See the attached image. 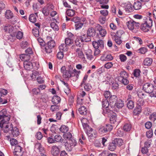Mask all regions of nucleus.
Instances as JSON below:
<instances>
[{
    "label": "nucleus",
    "instance_id": "f257e3e1",
    "mask_svg": "<svg viewBox=\"0 0 156 156\" xmlns=\"http://www.w3.org/2000/svg\"><path fill=\"white\" fill-rule=\"evenodd\" d=\"M10 115L7 113L5 109H3L0 112V120L5 123H8L10 119Z\"/></svg>",
    "mask_w": 156,
    "mask_h": 156
},
{
    "label": "nucleus",
    "instance_id": "f03ea898",
    "mask_svg": "<svg viewBox=\"0 0 156 156\" xmlns=\"http://www.w3.org/2000/svg\"><path fill=\"white\" fill-rule=\"evenodd\" d=\"M64 143L66 149L69 151H71L73 147L76 146L77 144L76 140L73 138L69 140V142L66 141Z\"/></svg>",
    "mask_w": 156,
    "mask_h": 156
},
{
    "label": "nucleus",
    "instance_id": "7ed1b4c3",
    "mask_svg": "<svg viewBox=\"0 0 156 156\" xmlns=\"http://www.w3.org/2000/svg\"><path fill=\"white\" fill-rule=\"evenodd\" d=\"M154 88L153 84L149 82H147L143 84L142 89L145 92L149 93L153 91Z\"/></svg>",
    "mask_w": 156,
    "mask_h": 156
},
{
    "label": "nucleus",
    "instance_id": "20e7f679",
    "mask_svg": "<svg viewBox=\"0 0 156 156\" xmlns=\"http://www.w3.org/2000/svg\"><path fill=\"white\" fill-rule=\"evenodd\" d=\"M55 46V43L54 41L47 42L45 46V51L47 53H50Z\"/></svg>",
    "mask_w": 156,
    "mask_h": 156
},
{
    "label": "nucleus",
    "instance_id": "39448f33",
    "mask_svg": "<svg viewBox=\"0 0 156 156\" xmlns=\"http://www.w3.org/2000/svg\"><path fill=\"white\" fill-rule=\"evenodd\" d=\"M113 129V127L111 125L107 124L105 126H101L99 129V132L101 134L110 132Z\"/></svg>",
    "mask_w": 156,
    "mask_h": 156
},
{
    "label": "nucleus",
    "instance_id": "423d86ee",
    "mask_svg": "<svg viewBox=\"0 0 156 156\" xmlns=\"http://www.w3.org/2000/svg\"><path fill=\"white\" fill-rule=\"evenodd\" d=\"M152 21H150V23L147 22L142 24L140 27V29L144 32H148L152 25Z\"/></svg>",
    "mask_w": 156,
    "mask_h": 156
},
{
    "label": "nucleus",
    "instance_id": "0eeeda50",
    "mask_svg": "<svg viewBox=\"0 0 156 156\" xmlns=\"http://www.w3.org/2000/svg\"><path fill=\"white\" fill-rule=\"evenodd\" d=\"M128 28L131 30H133L135 28H138L140 25L139 22H136L133 20H130L127 23Z\"/></svg>",
    "mask_w": 156,
    "mask_h": 156
},
{
    "label": "nucleus",
    "instance_id": "6e6552de",
    "mask_svg": "<svg viewBox=\"0 0 156 156\" xmlns=\"http://www.w3.org/2000/svg\"><path fill=\"white\" fill-rule=\"evenodd\" d=\"M23 152V148L20 146L17 145L15 146L13 152L14 156H21Z\"/></svg>",
    "mask_w": 156,
    "mask_h": 156
},
{
    "label": "nucleus",
    "instance_id": "1a4fd4ad",
    "mask_svg": "<svg viewBox=\"0 0 156 156\" xmlns=\"http://www.w3.org/2000/svg\"><path fill=\"white\" fill-rule=\"evenodd\" d=\"M92 44L94 48H103L104 47V42L103 40H99L97 41H94Z\"/></svg>",
    "mask_w": 156,
    "mask_h": 156
},
{
    "label": "nucleus",
    "instance_id": "9d476101",
    "mask_svg": "<svg viewBox=\"0 0 156 156\" xmlns=\"http://www.w3.org/2000/svg\"><path fill=\"white\" fill-rule=\"evenodd\" d=\"M61 71L62 73L63 77L65 78H69L70 77V70H66V67L62 66L61 69Z\"/></svg>",
    "mask_w": 156,
    "mask_h": 156
},
{
    "label": "nucleus",
    "instance_id": "9b49d317",
    "mask_svg": "<svg viewBox=\"0 0 156 156\" xmlns=\"http://www.w3.org/2000/svg\"><path fill=\"white\" fill-rule=\"evenodd\" d=\"M110 106L112 108L115 106L116 102L118 100L117 97L115 95H112L109 98Z\"/></svg>",
    "mask_w": 156,
    "mask_h": 156
},
{
    "label": "nucleus",
    "instance_id": "f8f14e48",
    "mask_svg": "<svg viewBox=\"0 0 156 156\" xmlns=\"http://www.w3.org/2000/svg\"><path fill=\"white\" fill-rule=\"evenodd\" d=\"M95 26L97 29L98 31H99V34L102 37H103L105 36L107 33L105 29L102 28L101 26L98 24H96Z\"/></svg>",
    "mask_w": 156,
    "mask_h": 156
},
{
    "label": "nucleus",
    "instance_id": "ddd939ff",
    "mask_svg": "<svg viewBox=\"0 0 156 156\" xmlns=\"http://www.w3.org/2000/svg\"><path fill=\"white\" fill-rule=\"evenodd\" d=\"M76 55L79 58L83 60H84L85 58L82 48H78L76 50Z\"/></svg>",
    "mask_w": 156,
    "mask_h": 156
},
{
    "label": "nucleus",
    "instance_id": "4468645a",
    "mask_svg": "<svg viewBox=\"0 0 156 156\" xmlns=\"http://www.w3.org/2000/svg\"><path fill=\"white\" fill-rule=\"evenodd\" d=\"M96 32V30L94 28L90 27L87 29V34L91 37H93L95 35Z\"/></svg>",
    "mask_w": 156,
    "mask_h": 156
},
{
    "label": "nucleus",
    "instance_id": "2eb2a0df",
    "mask_svg": "<svg viewBox=\"0 0 156 156\" xmlns=\"http://www.w3.org/2000/svg\"><path fill=\"white\" fill-rule=\"evenodd\" d=\"M51 154L54 156H56L59 153V149L56 146H53L52 147L51 150Z\"/></svg>",
    "mask_w": 156,
    "mask_h": 156
},
{
    "label": "nucleus",
    "instance_id": "dca6fc26",
    "mask_svg": "<svg viewBox=\"0 0 156 156\" xmlns=\"http://www.w3.org/2000/svg\"><path fill=\"white\" fill-rule=\"evenodd\" d=\"M24 67L27 70H30L33 69V64L30 61H25L23 62Z\"/></svg>",
    "mask_w": 156,
    "mask_h": 156
},
{
    "label": "nucleus",
    "instance_id": "f3484780",
    "mask_svg": "<svg viewBox=\"0 0 156 156\" xmlns=\"http://www.w3.org/2000/svg\"><path fill=\"white\" fill-rule=\"evenodd\" d=\"M35 148L38 150L41 154L45 153V151L41 143H37L35 145Z\"/></svg>",
    "mask_w": 156,
    "mask_h": 156
},
{
    "label": "nucleus",
    "instance_id": "a211bd4d",
    "mask_svg": "<svg viewBox=\"0 0 156 156\" xmlns=\"http://www.w3.org/2000/svg\"><path fill=\"white\" fill-rule=\"evenodd\" d=\"M113 59V57L110 54L107 55L106 56H102L101 57V59L102 61H109Z\"/></svg>",
    "mask_w": 156,
    "mask_h": 156
},
{
    "label": "nucleus",
    "instance_id": "6ab92c4d",
    "mask_svg": "<svg viewBox=\"0 0 156 156\" xmlns=\"http://www.w3.org/2000/svg\"><path fill=\"white\" fill-rule=\"evenodd\" d=\"M123 32V31L121 30H119L117 31L116 34L113 33H111L110 35L112 36V38L114 40L115 38H116V37L117 36L118 37H121V35L122 34Z\"/></svg>",
    "mask_w": 156,
    "mask_h": 156
},
{
    "label": "nucleus",
    "instance_id": "aec40b11",
    "mask_svg": "<svg viewBox=\"0 0 156 156\" xmlns=\"http://www.w3.org/2000/svg\"><path fill=\"white\" fill-rule=\"evenodd\" d=\"M142 6V4L141 2L138 1L135 2L133 5V8L136 10L140 9L141 8Z\"/></svg>",
    "mask_w": 156,
    "mask_h": 156
},
{
    "label": "nucleus",
    "instance_id": "412c9836",
    "mask_svg": "<svg viewBox=\"0 0 156 156\" xmlns=\"http://www.w3.org/2000/svg\"><path fill=\"white\" fill-rule=\"evenodd\" d=\"M82 42H88L91 41V38L87 34H83L80 36Z\"/></svg>",
    "mask_w": 156,
    "mask_h": 156
},
{
    "label": "nucleus",
    "instance_id": "4be33fe9",
    "mask_svg": "<svg viewBox=\"0 0 156 156\" xmlns=\"http://www.w3.org/2000/svg\"><path fill=\"white\" fill-rule=\"evenodd\" d=\"M86 132L89 137H95L96 136L94 131L91 128H90L89 129L87 130L86 131Z\"/></svg>",
    "mask_w": 156,
    "mask_h": 156
},
{
    "label": "nucleus",
    "instance_id": "5701e85b",
    "mask_svg": "<svg viewBox=\"0 0 156 156\" xmlns=\"http://www.w3.org/2000/svg\"><path fill=\"white\" fill-rule=\"evenodd\" d=\"M30 55H28L26 54H23L20 55V59L24 61V62L25 61H29L30 59Z\"/></svg>",
    "mask_w": 156,
    "mask_h": 156
},
{
    "label": "nucleus",
    "instance_id": "b1692460",
    "mask_svg": "<svg viewBox=\"0 0 156 156\" xmlns=\"http://www.w3.org/2000/svg\"><path fill=\"white\" fill-rule=\"evenodd\" d=\"M11 132L12 134L15 137L17 136L20 134L19 129L16 127H13L11 129Z\"/></svg>",
    "mask_w": 156,
    "mask_h": 156
},
{
    "label": "nucleus",
    "instance_id": "393cba45",
    "mask_svg": "<svg viewBox=\"0 0 156 156\" xmlns=\"http://www.w3.org/2000/svg\"><path fill=\"white\" fill-rule=\"evenodd\" d=\"M113 141L116 146L120 147L123 145L124 144L123 140L121 139L116 138Z\"/></svg>",
    "mask_w": 156,
    "mask_h": 156
},
{
    "label": "nucleus",
    "instance_id": "a878e982",
    "mask_svg": "<svg viewBox=\"0 0 156 156\" xmlns=\"http://www.w3.org/2000/svg\"><path fill=\"white\" fill-rule=\"evenodd\" d=\"M61 101L60 97L57 96H54L52 99V102L54 105L58 104Z\"/></svg>",
    "mask_w": 156,
    "mask_h": 156
},
{
    "label": "nucleus",
    "instance_id": "bb28decb",
    "mask_svg": "<svg viewBox=\"0 0 156 156\" xmlns=\"http://www.w3.org/2000/svg\"><path fill=\"white\" fill-rule=\"evenodd\" d=\"M78 111L82 115H85L87 113V109L84 106H81L79 108Z\"/></svg>",
    "mask_w": 156,
    "mask_h": 156
},
{
    "label": "nucleus",
    "instance_id": "cd10ccee",
    "mask_svg": "<svg viewBox=\"0 0 156 156\" xmlns=\"http://www.w3.org/2000/svg\"><path fill=\"white\" fill-rule=\"evenodd\" d=\"M152 61V59L151 58H147L144 60L143 64L145 66H150L151 65Z\"/></svg>",
    "mask_w": 156,
    "mask_h": 156
},
{
    "label": "nucleus",
    "instance_id": "c85d7f7f",
    "mask_svg": "<svg viewBox=\"0 0 156 156\" xmlns=\"http://www.w3.org/2000/svg\"><path fill=\"white\" fill-rule=\"evenodd\" d=\"M86 55L88 59L91 60L94 59V56L92 55V51L91 50H88L86 52Z\"/></svg>",
    "mask_w": 156,
    "mask_h": 156
},
{
    "label": "nucleus",
    "instance_id": "c756f323",
    "mask_svg": "<svg viewBox=\"0 0 156 156\" xmlns=\"http://www.w3.org/2000/svg\"><path fill=\"white\" fill-rule=\"evenodd\" d=\"M124 105V103L123 101L120 99L117 100L115 104V106L117 108H122Z\"/></svg>",
    "mask_w": 156,
    "mask_h": 156
},
{
    "label": "nucleus",
    "instance_id": "7c9ffc66",
    "mask_svg": "<svg viewBox=\"0 0 156 156\" xmlns=\"http://www.w3.org/2000/svg\"><path fill=\"white\" fill-rule=\"evenodd\" d=\"M13 14L9 10H7L5 13V16L7 19H10L13 17Z\"/></svg>",
    "mask_w": 156,
    "mask_h": 156
},
{
    "label": "nucleus",
    "instance_id": "2f4dec72",
    "mask_svg": "<svg viewBox=\"0 0 156 156\" xmlns=\"http://www.w3.org/2000/svg\"><path fill=\"white\" fill-rule=\"evenodd\" d=\"M116 146L114 142V141H112V142L110 143L108 146V149L109 150L113 151H114L116 148Z\"/></svg>",
    "mask_w": 156,
    "mask_h": 156
},
{
    "label": "nucleus",
    "instance_id": "473e14b6",
    "mask_svg": "<svg viewBox=\"0 0 156 156\" xmlns=\"http://www.w3.org/2000/svg\"><path fill=\"white\" fill-rule=\"evenodd\" d=\"M125 10L127 12H133V10L132 7V5L130 3H128L125 7Z\"/></svg>",
    "mask_w": 156,
    "mask_h": 156
},
{
    "label": "nucleus",
    "instance_id": "72a5a7b5",
    "mask_svg": "<svg viewBox=\"0 0 156 156\" xmlns=\"http://www.w3.org/2000/svg\"><path fill=\"white\" fill-rule=\"evenodd\" d=\"M54 140L55 142H63V140L62 136L59 135H55L54 137Z\"/></svg>",
    "mask_w": 156,
    "mask_h": 156
},
{
    "label": "nucleus",
    "instance_id": "f704fd0d",
    "mask_svg": "<svg viewBox=\"0 0 156 156\" xmlns=\"http://www.w3.org/2000/svg\"><path fill=\"white\" fill-rule=\"evenodd\" d=\"M110 108H104L103 109L102 113L104 115H105L106 114H108L109 115L112 114V113H113V111L110 109Z\"/></svg>",
    "mask_w": 156,
    "mask_h": 156
},
{
    "label": "nucleus",
    "instance_id": "c9c22d12",
    "mask_svg": "<svg viewBox=\"0 0 156 156\" xmlns=\"http://www.w3.org/2000/svg\"><path fill=\"white\" fill-rule=\"evenodd\" d=\"M128 76V74L125 71H122L120 73V76L119 77L118 80L124 78H127Z\"/></svg>",
    "mask_w": 156,
    "mask_h": 156
},
{
    "label": "nucleus",
    "instance_id": "e433bc0d",
    "mask_svg": "<svg viewBox=\"0 0 156 156\" xmlns=\"http://www.w3.org/2000/svg\"><path fill=\"white\" fill-rule=\"evenodd\" d=\"M13 128V125L12 124H11L9 125H6L4 127V132L5 133H7L11 131V129Z\"/></svg>",
    "mask_w": 156,
    "mask_h": 156
},
{
    "label": "nucleus",
    "instance_id": "4c0bfd02",
    "mask_svg": "<svg viewBox=\"0 0 156 156\" xmlns=\"http://www.w3.org/2000/svg\"><path fill=\"white\" fill-rule=\"evenodd\" d=\"M102 106L104 108H110V103L106 99L102 101Z\"/></svg>",
    "mask_w": 156,
    "mask_h": 156
},
{
    "label": "nucleus",
    "instance_id": "58836bf2",
    "mask_svg": "<svg viewBox=\"0 0 156 156\" xmlns=\"http://www.w3.org/2000/svg\"><path fill=\"white\" fill-rule=\"evenodd\" d=\"M68 127L65 125H62L59 129L60 131L63 133H66L69 130Z\"/></svg>",
    "mask_w": 156,
    "mask_h": 156
},
{
    "label": "nucleus",
    "instance_id": "ea45409f",
    "mask_svg": "<svg viewBox=\"0 0 156 156\" xmlns=\"http://www.w3.org/2000/svg\"><path fill=\"white\" fill-rule=\"evenodd\" d=\"M137 52L141 54H145L147 51V49L144 47H142L137 50Z\"/></svg>",
    "mask_w": 156,
    "mask_h": 156
},
{
    "label": "nucleus",
    "instance_id": "a19ab883",
    "mask_svg": "<svg viewBox=\"0 0 156 156\" xmlns=\"http://www.w3.org/2000/svg\"><path fill=\"white\" fill-rule=\"evenodd\" d=\"M32 33L35 37H39V30L38 29H37V28H34L32 29Z\"/></svg>",
    "mask_w": 156,
    "mask_h": 156
},
{
    "label": "nucleus",
    "instance_id": "79ce46f5",
    "mask_svg": "<svg viewBox=\"0 0 156 156\" xmlns=\"http://www.w3.org/2000/svg\"><path fill=\"white\" fill-rule=\"evenodd\" d=\"M63 136L65 139L69 140L73 138L72 134L69 132L64 134Z\"/></svg>",
    "mask_w": 156,
    "mask_h": 156
},
{
    "label": "nucleus",
    "instance_id": "37998d69",
    "mask_svg": "<svg viewBox=\"0 0 156 156\" xmlns=\"http://www.w3.org/2000/svg\"><path fill=\"white\" fill-rule=\"evenodd\" d=\"M4 30L5 32L10 33L12 31V27L11 26L9 25L5 26L4 27Z\"/></svg>",
    "mask_w": 156,
    "mask_h": 156
},
{
    "label": "nucleus",
    "instance_id": "c03bdc74",
    "mask_svg": "<svg viewBox=\"0 0 156 156\" xmlns=\"http://www.w3.org/2000/svg\"><path fill=\"white\" fill-rule=\"evenodd\" d=\"M117 115L115 113L112 115L110 118V121L111 123H115L117 122Z\"/></svg>",
    "mask_w": 156,
    "mask_h": 156
},
{
    "label": "nucleus",
    "instance_id": "a18cd8bd",
    "mask_svg": "<svg viewBox=\"0 0 156 156\" xmlns=\"http://www.w3.org/2000/svg\"><path fill=\"white\" fill-rule=\"evenodd\" d=\"M83 25V23L80 21L78 23H76L75 25V29L76 30H77L81 28Z\"/></svg>",
    "mask_w": 156,
    "mask_h": 156
},
{
    "label": "nucleus",
    "instance_id": "49530a36",
    "mask_svg": "<svg viewBox=\"0 0 156 156\" xmlns=\"http://www.w3.org/2000/svg\"><path fill=\"white\" fill-rule=\"evenodd\" d=\"M131 129V126L130 124H126L123 126V130L126 132L129 131Z\"/></svg>",
    "mask_w": 156,
    "mask_h": 156
},
{
    "label": "nucleus",
    "instance_id": "de8ad7c7",
    "mask_svg": "<svg viewBox=\"0 0 156 156\" xmlns=\"http://www.w3.org/2000/svg\"><path fill=\"white\" fill-rule=\"evenodd\" d=\"M29 20L31 22L34 23L36 21V17L34 14H31L29 17Z\"/></svg>",
    "mask_w": 156,
    "mask_h": 156
},
{
    "label": "nucleus",
    "instance_id": "09e8293b",
    "mask_svg": "<svg viewBox=\"0 0 156 156\" xmlns=\"http://www.w3.org/2000/svg\"><path fill=\"white\" fill-rule=\"evenodd\" d=\"M73 40L69 37H67L65 39V43L67 45H70L73 43Z\"/></svg>",
    "mask_w": 156,
    "mask_h": 156
},
{
    "label": "nucleus",
    "instance_id": "8fccbe9b",
    "mask_svg": "<svg viewBox=\"0 0 156 156\" xmlns=\"http://www.w3.org/2000/svg\"><path fill=\"white\" fill-rule=\"evenodd\" d=\"M127 106L129 109H132L134 107V102L132 101H128Z\"/></svg>",
    "mask_w": 156,
    "mask_h": 156
},
{
    "label": "nucleus",
    "instance_id": "3c124183",
    "mask_svg": "<svg viewBox=\"0 0 156 156\" xmlns=\"http://www.w3.org/2000/svg\"><path fill=\"white\" fill-rule=\"evenodd\" d=\"M75 44L76 46L80 47L81 43L83 42L80 37L76 39L75 41Z\"/></svg>",
    "mask_w": 156,
    "mask_h": 156
},
{
    "label": "nucleus",
    "instance_id": "603ef678",
    "mask_svg": "<svg viewBox=\"0 0 156 156\" xmlns=\"http://www.w3.org/2000/svg\"><path fill=\"white\" fill-rule=\"evenodd\" d=\"M84 88L85 90L87 91H90L92 88V86L89 83H85L84 84Z\"/></svg>",
    "mask_w": 156,
    "mask_h": 156
},
{
    "label": "nucleus",
    "instance_id": "864d4df0",
    "mask_svg": "<svg viewBox=\"0 0 156 156\" xmlns=\"http://www.w3.org/2000/svg\"><path fill=\"white\" fill-rule=\"evenodd\" d=\"M66 12L67 15L69 16H72L75 14V11L71 9H68Z\"/></svg>",
    "mask_w": 156,
    "mask_h": 156
},
{
    "label": "nucleus",
    "instance_id": "5fc2aeb1",
    "mask_svg": "<svg viewBox=\"0 0 156 156\" xmlns=\"http://www.w3.org/2000/svg\"><path fill=\"white\" fill-rule=\"evenodd\" d=\"M51 27L55 30H58L59 27L58 25L55 22H52L51 23Z\"/></svg>",
    "mask_w": 156,
    "mask_h": 156
},
{
    "label": "nucleus",
    "instance_id": "6e6d98bb",
    "mask_svg": "<svg viewBox=\"0 0 156 156\" xmlns=\"http://www.w3.org/2000/svg\"><path fill=\"white\" fill-rule=\"evenodd\" d=\"M66 45L64 44H61L59 47V48L60 51H67V47Z\"/></svg>",
    "mask_w": 156,
    "mask_h": 156
},
{
    "label": "nucleus",
    "instance_id": "4d7b16f0",
    "mask_svg": "<svg viewBox=\"0 0 156 156\" xmlns=\"http://www.w3.org/2000/svg\"><path fill=\"white\" fill-rule=\"evenodd\" d=\"M127 78H122L121 79L118 80L124 85H127L129 83V81Z\"/></svg>",
    "mask_w": 156,
    "mask_h": 156
},
{
    "label": "nucleus",
    "instance_id": "13d9d810",
    "mask_svg": "<svg viewBox=\"0 0 156 156\" xmlns=\"http://www.w3.org/2000/svg\"><path fill=\"white\" fill-rule=\"evenodd\" d=\"M104 95L105 98L107 99L109 98L112 96L111 93L108 90L105 91L104 93Z\"/></svg>",
    "mask_w": 156,
    "mask_h": 156
},
{
    "label": "nucleus",
    "instance_id": "bf43d9fd",
    "mask_svg": "<svg viewBox=\"0 0 156 156\" xmlns=\"http://www.w3.org/2000/svg\"><path fill=\"white\" fill-rule=\"evenodd\" d=\"M59 106L56 105H52L51 107V110L52 112H53L55 111H58L59 110Z\"/></svg>",
    "mask_w": 156,
    "mask_h": 156
},
{
    "label": "nucleus",
    "instance_id": "052dcab7",
    "mask_svg": "<svg viewBox=\"0 0 156 156\" xmlns=\"http://www.w3.org/2000/svg\"><path fill=\"white\" fill-rule=\"evenodd\" d=\"M140 69H135L133 72V75L134 76L136 77H138L140 75Z\"/></svg>",
    "mask_w": 156,
    "mask_h": 156
},
{
    "label": "nucleus",
    "instance_id": "680f3d73",
    "mask_svg": "<svg viewBox=\"0 0 156 156\" xmlns=\"http://www.w3.org/2000/svg\"><path fill=\"white\" fill-rule=\"evenodd\" d=\"M10 143L12 146H16L17 145L18 142L17 140L14 139L12 138L10 139Z\"/></svg>",
    "mask_w": 156,
    "mask_h": 156
},
{
    "label": "nucleus",
    "instance_id": "e2e57ef3",
    "mask_svg": "<svg viewBox=\"0 0 156 156\" xmlns=\"http://www.w3.org/2000/svg\"><path fill=\"white\" fill-rule=\"evenodd\" d=\"M94 56H98L100 54L101 50L100 48H94Z\"/></svg>",
    "mask_w": 156,
    "mask_h": 156
},
{
    "label": "nucleus",
    "instance_id": "0e129e2a",
    "mask_svg": "<svg viewBox=\"0 0 156 156\" xmlns=\"http://www.w3.org/2000/svg\"><path fill=\"white\" fill-rule=\"evenodd\" d=\"M150 119L152 121H154L156 120V112H154L149 116Z\"/></svg>",
    "mask_w": 156,
    "mask_h": 156
},
{
    "label": "nucleus",
    "instance_id": "69168bd1",
    "mask_svg": "<svg viewBox=\"0 0 156 156\" xmlns=\"http://www.w3.org/2000/svg\"><path fill=\"white\" fill-rule=\"evenodd\" d=\"M36 138L38 140H40L42 138V133L40 132H37L35 136Z\"/></svg>",
    "mask_w": 156,
    "mask_h": 156
},
{
    "label": "nucleus",
    "instance_id": "338daca9",
    "mask_svg": "<svg viewBox=\"0 0 156 156\" xmlns=\"http://www.w3.org/2000/svg\"><path fill=\"white\" fill-rule=\"evenodd\" d=\"M119 58L122 62H124L126 60L127 58L125 55L121 54L119 55Z\"/></svg>",
    "mask_w": 156,
    "mask_h": 156
},
{
    "label": "nucleus",
    "instance_id": "774afa93",
    "mask_svg": "<svg viewBox=\"0 0 156 156\" xmlns=\"http://www.w3.org/2000/svg\"><path fill=\"white\" fill-rule=\"evenodd\" d=\"M57 58L59 59H62L64 57L63 53L62 51H60L58 52L57 55Z\"/></svg>",
    "mask_w": 156,
    "mask_h": 156
}]
</instances>
